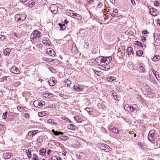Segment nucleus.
<instances>
[{"instance_id":"obj_28","label":"nucleus","mask_w":160,"mask_h":160,"mask_svg":"<svg viewBox=\"0 0 160 160\" xmlns=\"http://www.w3.org/2000/svg\"><path fill=\"white\" fill-rule=\"evenodd\" d=\"M160 56L158 55L156 56H154L152 59V60L154 61H158L159 60Z\"/></svg>"},{"instance_id":"obj_7","label":"nucleus","mask_w":160,"mask_h":160,"mask_svg":"<svg viewBox=\"0 0 160 160\" xmlns=\"http://www.w3.org/2000/svg\"><path fill=\"white\" fill-rule=\"evenodd\" d=\"M11 72L15 74H18L19 73V70L15 66H13L11 67L10 69Z\"/></svg>"},{"instance_id":"obj_45","label":"nucleus","mask_w":160,"mask_h":160,"mask_svg":"<svg viewBox=\"0 0 160 160\" xmlns=\"http://www.w3.org/2000/svg\"><path fill=\"white\" fill-rule=\"evenodd\" d=\"M7 78H8L7 76H5L0 79V80H1L0 81V82H2V81L3 82L4 80H6Z\"/></svg>"},{"instance_id":"obj_27","label":"nucleus","mask_w":160,"mask_h":160,"mask_svg":"<svg viewBox=\"0 0 160 160\" xmlns=\"http://www.w3.org/2000/svg\"><path fill=\"white\" fill-rule=\"evenodd\" d=\"M142 51L141 50H139L136 52V55L138 56H141L142 55Z\"/></svg>"},{"instance_id":"obj_17","label":"nucleus","mask_w":160,"mask_h":160,"mask_svg":"<svg viewBox=\"0 0 160 160\" xmlns=\"http://www.w3.org/2000/svg\"><path fill=\"white\" fill-rule=\"evenodd\" d=\"M64 82L65 83L64 85L65 86L68 87L71 83V82L68 79H66L64 81Z\"/></svg>"},{"instance_id":"obj_56","label":"nucleus","mask_w":160,"mask_h":160,"mask_svg":"<svg viewBox=\"0 0 160 160\" xmlns=\"http://www.w3.org/2000/svg\"><path fill=\"white\" fill-rule=\"evenodd\" d=\"M48 41L46 40H44L42 41L43 44L47 45L48 44Z\"/></svg>"},{"instance_id":"obj_10","label":"nucleus","mask_w":160,"mask_h":160,"mask_svg":"<svg viewBox=\"0 0 160 160\" xmlns=\"http://www.w3.org/2000/svg\"><path fill=\"white\" fill-rule=\"evenodd\" d=\"M56 80L53 77H52L48 80V82L50 86H53L56 83Z\"/></svg>"},{"instance_id":"obj_49","label":"nucleus","mask_w":160,"mask_h":160,"mask_svg":"<svg viewBox=\"0 0 160 160\" xmlns=\"http://www.w3.org/2000/svg\"><path fill=\"white\" fill-rule=\"evenodd\" d=\"M87 2L89 4H92L94 2V0H87Z\"/></svg>"},{"instance_id":"obj_64","label":"nucleus","mask_w":160,"mask_h":160,"mask_svg":"<svg viewBox=\"0 0 160 160\" xmlns=\"http://www.w3.org/2000/svg\"><path fill=\"white\" fill-rule=\"evenodd\" d=\"M157 24L159 26H160V20H158L157 21Z\"/></svg>"},{"instance_id":"obj_6","label":"nucleus","mask_w":160,"mask_h":160,"mask_svg":"<svg viewBox=\"0 0 160 160\" xmlns=\"http://www.w3.org/2000/svg\"><path fill=\"white\" fill-rule=\"evenodd\" d=\"M58 7L55 4H52L50 7L52 12L53 14H56L58 12Z\"/></svg>"},{"instance_id":"obj_15","label":"nucleus","mask_w":160,"mask_h":160,"mask_svg":"<svg viewBox=\"0 0 160 160\" xmlns=\"http://www.w3.org/2000/svg\"><path fill=\"white\" fill-rule=\"evenodd\" d=\"M38 132V130L30 131L28 132V134L29 136L33 137Z\"/></svg>"},{"instance_id":"obj_32","label":"nucleus","mask_w":160,"mask_h":160,"mask_svg":"<svg viewBox=\"0 0 160 160\" xmlns=\"http://www.w3.org/2000/svg\"><path fill=\"white\" fill-rule=\"evenodd\" d=\"M46 149L44 148L42 149L39 150L40 153L41 155H44L46 152Z\"/></svg>"},{"instance_id":"obj_20","label":"nucleus","mask_w":160,"mask_h":160,"mask_svg":"<svg viewBox=\"0 0 160 160\" xmlns=\"http://www.w3.org/2000/svg\"><path fill=\"white\" fill-rule=\"evenodd\" d=\"M124 109L125 110L128 111L131 110V106H130L129 104L125 105L124 106Z\"/></svg>"},{"instance_id":"obj_35","label":"nucleus","mask_w":160,"mask_h":160,"mask_svg":"<svg viewBox=\"0 0 160 160\" xmlns=\"http://www.w3.org/2000/svg\"><path fill=\"white\" fill-rule=\"evenodd\" d=\"M145 89L146 92V93L150 91V90H152V89H151L150 87L148 85H146L145 86Z\"/></svg>"},{"instance_id":"obj_30","label":"nucleus","mask_w":160,"mask_h":160,"mask_svg":"<svg viewBox=\"0 0 160 160\" xmlns=\"http://www.w3.org/2000/svg\"><path fill=\"white\" fill-rule=\"evenodd\" d=\"M58 24L61 30H63L65 29L66 26L64 24H62L61 23H59Z\"/></svg>"},{"instance_id":"obj_4","label":"nucleus","mask_w":160,"mask_h":160,"mask_svg":"<svg viewBox=\"0 0 160 160\" xmlns=\"http://www.w3.org/2000/svg\"><path fill=\"white\" fill-rule=\"evenodd\" d=\"M155 131L154 130H151L148 134V140L150 142H152L154 140V136Z\"/></svg>"},{"instance_id":"obj_46","label":"nucleus","mask_w":160,"mask_h":160,"mask_svg":"<svg viewBox=\"0 0 160 160\" xmlns=\"http://www.w3.org/2000/svg\"><path fill=\"white\" fill-rule=\"evenodd\" d=\"M127 50H128V53L130 52V53H132V52H133V50L132 48H128L127 49Z\"/></svg>"},{"instance_id":"obj_48","label":"nucleus","mask_w":160,"mask_h":160,"mask_svg":"<svg viewBox=\"0 0 160 160\" xmlns=\"http://www.w3.org/2000/svg\"><path fill=\"white\" fill-rule=\"evenodd\" d=\"M128 65V67L129 69H132V71L135 70V69L134 68H133L132 64H129Z\"/></svg>"},{"instance_id":"obj_29","label":"nucleus","mask_w":160,"mask_h":160,"mask_svg":"<svg viewBox=\"0 0 160 160\" xmlns=\"http://www.w3.org/2000/svg\"><path fill=\"white\" fill-rule=\"evenodd\" d=\"M59 138L62 141H64L67 140L68 138L66 136H61L59 137Z\"/></svg>"},{"instance_id":"obj_55","label":"nucleus","mask_w":160,"mask_h":160,"mask_svg":"<svg viewBox=\"0 0 160 160\" xmlns=\"http://www.w3.org/2000/svg\"><path fill=\"white\" fill-rule=\"evenodd\" d=\"M102 5L103 4L101 2H99L97 6L99 8H100L102 7Z\"/></svg>"},{"instance_id":"obj_1","label":"nucleus","mask_w":160,"mask_h":160,"mask_svg":"<svg viewBox=\"0 0 160 160\" xmlns=\"http://www.w3.org/2000/svg\"><path fill=\"white\" fill-rule=\"evenodd\" d=\"M41 36V32L37 30H34L31 35L32 39L33 40L36 38H39Z\"/></svg>"},{"instance_id":"obj_24","label":"nucleus","mask_w":160,"mask_h":160,"mask_svg":"<svg viewBox=\"0 0 160 160\" xmlns=\"http://www.w3.org/2000/svg\"><path fill=\"white\" fill-rule=\"evenodd\" d=\"M116 79V78L114 77H110L107 78V80L109 82L114 81Z\"/></svg>"},{"instance_id":"obj_19","label":"nucleus","mask_w":160,"mask_h":160,"mask_svg":"<svg viewBox=\"0 0 160 160\" xmlns=\"http://www.w3.org/2000/svg\"><path fill=\"white\" fill-rule=\"evenodd\" d=\"M67 128L69 129L74 130L76 128V126L73 124H69L68 125Z\"/></svg>"},{"instance_id":"obj_57","label":"nucleus","mask_w":160,"mask_h":160,"mask_svg":"<svg viewBox=\"0 0 160 160\" xmlns=\"http://www.w3.org/2000/svg\"><path fill=\"white\" fill-rule=\"evenodd\" d=\"M154 4L155 6H158L160 4L158 2L156 1L154 2Z\"/></svg>"},{"instance_id":"obj_5","label":"nucleus","mask_w":160,"mask_h":160,"mask_svg":"<svg viewBox=\"0 0 160 160\" xmlns=\"http://www.w3.org/2000/svg\"><path fill=\"white\" fill-rule=\"evenodd\" d=\"M73 89L74 90L79 92L80 91L82 90L83 89V87L81 85L75 84L73 86Z\"/></svg>"},{"instance_id":"obj_40","label":"nucleus","mask_w":160,"mask_h":160,"mask_svg":"<svg viewBox=\"0 0 160 160\" xmlns=\"http://www.w3.org/2000/svg\"><path fill=\"white\" fill-rule=\"evenodd\" d=\"M49 54L54 55L55 52L53 50H51L50 48H48Z\"/></svg>"},{"instance_id":"obj_38","label":"nucleus","mask_w":160,"mask_h":160,"mask_svg":"<svg viewBox=\"0 0 160 160\" xmlns=\"http://www.w3.org/2000/svg\"><path fill=\"white\" fill-rule=\"evenodd\" d=\"M32 159L33 160H38V157L37 155L34 154L33 155Z\"/></svg>"},{"instance_id":"obj_61","label":"nucleus","mask_w":160,"mask_h":160,"mask_svg":"<svg viewBox=\"0 0 160 160\" xmlns=\"http://www.w3.org/2000/svg\"><path fill=\"white\" fill-rule=\"evenodd\" d=\"M131 1L133 5H134V4L135 3V2L134 0H131Z\"/></svg>"},{"instance_id":"obj_58","label":"nucleus","mask_w":160,"mask_h":160,"mask_svg":"<svg viewBox=\"0 0 160 160\" xmlns=\"http://www.w3.org/2000/svg\"><path fill=\"white\" fill-rule=\"evenodd\" d=\"M2 37L0 38V39L2 41H3L5 39V37L3 35H2Z\"/></svg>"},{"instance_id":"obj_11","label":"nucleus","mask_w":160,"mask_h":160,"mask_svg":"<svg viewBox=\"0 0 160 160\" xmlns=\"http://www.w3.org/2000/svg\"><path fill=\"white\" fill-rule=\"evenodd\" d=\"M150 12L151 14L153 16H156L158 14L157 10L153 8H150Z\"/></svg>"},{"instance_id":"obj_60","label":"nucleus","mask_w":160,"mask_h":160,"mask_svg":"<svg viewBox=\"0 0 160 160\" xmlns=\"http://www.w3.org/2000/svg\"><path fill=\"white\" fill-rule=\"evenodd\" d=\"M153 72L154 73L155 76V75H156L157 76V75L158 76V75L157 73H158V72H156L155 71H154V70H153Z\"/></svg>"},{"instance_id":"obj_52","label":"nucleus","mask_w":160,"mask_h":160,"mask_svg":"<svg viewBox=\"0 0 160 160\" xmlns=\"http://www.w3.org/2000/svg\"><path fill=\"white\" fill-rule=\"evenodd\" d=\"M155 77L157 79L158 81L160 83V77L159 74H158V76H157L156 75H155Z\"/></svg>"},{"instance_id":"obj_39","label":"nucleus","mask_w":160,"mask_h":160,"mask_svg":"<svg viewBox=\"0 0 160 160\" xmlns=\"http://www.w3.org/2000/svg\"><path fill=\"white\" fill-rule=\"evenodd\" d=\"M8 112L6 111L3 114L2 117L4 119H6L7 117Z\"/></svg>"},{"instance_id":"obj_31","label":"nucleus","mask_w":160,"mask_h":160,"mask_svg":"<svg viewBox=\"0 0 160 160\" xmlns=\"http://www.w3.org/2000/svg\"><path fill=\"white\" fill-rule=\"evenodd\" d=\"M73 12H74V11L70 10H68L66 12L68 16L72 15V14L73 13Z\"/></svg>"},{"instance_id":"obj_25","label":"nucleus","mask_w":160,"mask_h":160,"mask_svg":"<svg viewBox=\"0 0 160 160\" xmlns=\"http://www.w3.org/2000/svg\"><path fill=\"white\" fill-rule=\"evenodd\" d=\"M24 107H22L20 106H18L17 107V109L18 111H19L20 112H22L25 110Z\"/></svg>"},{"instance_id":"obj_8","label":"nucleus","mask_w":160,"mask_h":160,"mask_svg":"<svg viewBox=\"0 0 160 160\" xmlns=\"http://www.w3.org/2000/svg\"><path fill=\"white\" fill-rule=\"evenodd\" d=\"M102 56H100L97 58L94 61V63L95 65H98V66H100L101 64V59Z\"/></svg>"},{"instance_id":"obj_3","label":"nucleus","mask_w":160,"mask_h":160,"mask_svg":"<svg viewBox=\"0 0 160 160\" xmlns=\"http://www.w3.org/2000/svg\"><path fill=\"white\" fill-rule=\"evenodd\" d=\"M26 15L24 14H17L15 16V19L17 21H23L26 18Z\"/></svg>"},{"instance_id":"obj_53","label":"nucleus","mask_w":160,"mask_h":160,"mask_svg":"<svg viewBox=\"0 0 160 160\" xmlns=\"http://www.w3.org/2000/svg\"><path fill=\"white\" fill-rule=\"evenodd\" d=\"M141 40L143 42H145L146 40V38L144 36H142Z\"/></svg>"},{"instance_id":"obj_33","label":"nucleus","mask_w":160,"mask_h":160,"mask_svg":"<svg viewBox=\"0 0 160 160\" xmlns=\"http://www.w3.org/2000/svg\"><path fill=\"white\" fill-rule=\"evenodd\" d=\"M48 122L50 124H55L56 125L57 123L55 122L53 120H52V119H49L48 120Z\"/></svg>"},{"instance_id":"obj_9","label":"nucleus","mask_w":160,"mask_h":160,"mask_svg":"<svg viewBox=\"0 0 160 160\" xmlns=\"http://www.w3.org/2000/svg\"><path fill=\"white\" fill-rule=\"evenodd\" d=\"M13 156V154L10 152L4 153L3 154V157L5 159L10 158L11 157Z\"/></svg>"},{"instance_id":"obj_47","label":"nucleus","mask_w":160,"mask_h":160,"mask_svg":"<svg viewBox=\"0 0 160 160\" xmlns=\"http://www.w3.org/2000/svg\"><path fill=\"white\" fill-rule=\"evenodd\" d=\"M29 114L28 113H25L23 117L25 118H29Z\"/></svg>"},{"instance_id":"obj_21","label":"nucleus","mask_w":160,"mask_h":160,"mask_svg":"<svg viewBox=\"0 0 160 160\" xmlns=\"http://www.w3.org/2000/svg\"><path fill=\"white\" fill-rule=\"evenodd\" d=\"M110 129L115 133H118V128H112L111 127H110Z\"/></svg>"},{"instance_id":"obj_26","label":"nucleus","mask_w":160,"mask_h":160,"mask_svg":"<svg viewBox=\"0 0 160 160\" xmlns=\"http://www.w3.org/2000/svg\"><path fill=\"white\" fill-rule=\"evenodd\" d=\"M106 57H103L102 56V58H101V62L102 63H104V65H106Z\"/></svg>"},{"instance_id":"obj_36","label":"nucleus","mask_w":160,"mask_h":160,"mask_svg":"<svg viewBox=\"0 0 160 160\" xmlns=\"http://www.w3.org/2000/svg\"><path fill=\"white\" fill-rule=\"evenodd\" d=\"M27 154L28 156V158H31L32 156V154H31V150H29V149H28L27 152Z\"/></svg>"},{"instance_id":"obj_13","label":"nucleus","mask_w":160,"mask_h":160,"mask_svg":"<svg viewBox=\"0 0 160 160\" xmlns=\"http://www.w3.org/2000/svg\"><path fill=\"white\" fill-rule=\"evenodd\" d=\"M137 68L138 69H139V71L141 72H146V70L145 69L143 64L142 63L139 64Z\"/></svg>"},{"instance_id":"obj_16","label":"nucleus","mask_w":160,"mask_h":160,"mask_svg":"<svg viewBox=\"0 0 160 160\" xmlns=\"http://www.w3.org/2000/svg\"><path fill=\"white\" fill-rule=\"evenodd\" d=\"M37 0H33L32 1H30L28 3V6L30 7H32L35 4L37 3Z\"/></svg>"},{"instance_id":"obj_43","label":"nucleus","mask_w":160,"mask_h":160,"mask_svg":"<svg viewBox=\"0 0 160 160\" xmlns=\"http://www.w3.org/2000/svg\"><path fill=\"white\" fill-rule=\"evenodd\" d=\"M132 107L133 108L136 109L137 110H139V108H138V106L136 104H133Z\"/></svg>"},{"instance_id":"obj_44","label":"nucleus","mask_w":160,"mask_h":160,"mask_svg":"<svg viewBox=\"0 0 160 160\" xmlns=\"http://www.w3.org/2000/svg\"><path fill=\"white\" fill-rule=\"evenodd\" d=\"M135 42L137 43V44L138 46L141 47H143V45L142 44V43L141 42H139L138 41H136Z\"/></svg>"},{"instance_id":"obj_12","label":"nucleus","mask_w":160,"mask_h":160,"mask_svg":"<svg viewBox=\"0 0 160 160\" xmlns=\"http://www.w3.org/2000/svg\"><path fill=\"white\" fill-rule=\"evenodd\" d=\"M82 117L81 116L77 115L74 117V119L77 122L81 123L82 120Z\"/></svg>"},{"instance_id":"obj_2","label":"nucleus","mask_w":160,"mask_h":160,"mask_svg":"<svg viewBox=\"0 0 160 160\" xmlns=\"http://www.w3.org/2000/svg\"><path fill=\"white\" fill-rule=\"evenodd\" d=\"M45 104V102L44 101L39 100H36L33 102L34 106L38 108L42 107Z\"/></svg>"},{"instance_id":"obj_23","label":"nucleus","mask_w":160,"mask_h":160,"mask_svg":"<svg viewBox=\"0 0 160 160\" xmlns=\"http://www.w3.org/2000/svg\"><path fill=\"white\" fill-rule=\"evenodd\" d=\"M88 112L89 115H91L92 111V109L91 108H87L85 109Z\"/></svg>"},{"instance_id":"obj_62","label":"nucleus","mask_w":160,"mask_h":160,"mask_svg":"<svg viewBox=\"0 0 160 160\" xmlns=\"http://www.w3.org/2000/svg\"><path fill=\"white\" fill-rule=\"evenodd\" d=\"M113 12H114L117 13L118 12V10L117 9H115L113 10Z\"/></svg>"},{"instance_id":"obj_22","label":"nucleus","mask_w":160,"mask_h":160,"mask_svg":"<svg viewBox=\"0 0 160 160\" xmlns=\"http://www.w3.org/2000/svg\"><path fill=\"white\" fill-rule=\"evenodd\" d=\"M106 57V65L109 64L111 62L112 59V57L111 56Z\"/></svg>"},{"instance_id":"obj_34","label":"nucleus","mask_w":160,"mask_h":160,"mask_svg":"<svg viewBox=\"0 0 160 160\" xmlns=\"http://www.w3.org/2000/svg\"><path fill=\"white\" fill-rule=\"evenodd\" d=\"M63 134V133L62 132H61V131H56L55 132V133L54 134V135L56 136H58L59 135H62Z\"/></svg>"},{"instance_id":"obj_59","label":"nucleus","mask_w":160,"mask_h":160,"mask_svg":"<svg viewBox=\"0 0 160 160\" xmlns=\"http://www.w3.org/2000/svg\"><path fill=\"white\" fill-rule=\"evenodd\" d=\"M112 95H113V96L114 98H117V97H116L117 95H116V93L115 92L112 93Z\"/></svg>"},{"instance_id":"obj_54","label":"nucleus","mask_w":160,"mask_h":160,"mask_svg":"<svg viewBox=\"0 0 160 160\" xmlns=\"http://www.w3.org/2000/svg\"><path fill=\"white\" fill-rule=\"evenodd\" d=\"M148 32L146 30H143L142 32V33L143 35H144L146 34H148Z\"/></svg>"},{"instance_id":"obj_41","label":"nucleus","mask_w":160,"mask_h":160,"mask_svg":"<svg viewBox=\"0 0 160 160\" xmlns=\"http://www.w3.org/2000/svg\"><path fill=\"white\" fill-rule=\"evenodd\" d=\"M42 59L43 61H44L46 62H48L50 61L49 59L48 58H46V57H43L42 58Z\"/></svg>"},{"instance_id":"obj_37","label":"nucleus","mask_w":160,"mask_h":160,"mask_svg":"<svg viewBox=\"0 0 160 160\" xmlns=\"http://www.w3.org/2000/svg\"><path fill=\"white\" fill-rule=\"evenodd\" d=\"M76 17H75L74 18H76V19H78L79 20H81L82 19V17H81V16L80 15H79V14H77Z\"/></svg>"},{"instance_id":"obj_51","label":"nucleus","mask_w":160,"mask_h":160,"mask_svg":"<svg viewBox=\"0 0 160 160\" xmlns=\"http://www.w3.org/2000/svg\"><path fill=\"white\" fill-rule=\"evenodd\" d=\"M50 95H51V94H50L49 93H46L44 94V96L45 98H49V96Z\"/></svg>"},{"instance_id":"obj_63","label":"nucleus","mask_w":160,"mask_h":160,"mask_svg":"<svg viewBox=\"0 0 160 160\" xmlns=\"http://www.w3.org/2000/svg\"><path fill=\"white\" fill-rule=\"evenodd\" d=\"M51 152V150L50 149H49L48 150V151L47 152V153L49 155Z\"/></svg>"},{"instance_id":"obj_42","label":"nucleus","mask_w":160,"mask_h":160,"mask_svg":"<svg viewBox=\"0 0 160 160\" xmlns=\"http://www.w3.org/2000/svg\"><path fill=\"white\" fill-rule=\"evenodd\" d=\"M131 111L132 112H134V113H136L139 110H137L136 109H134L132 108V107L131 106Z\"/></svg>"},{"instance_id":"obj_50","label":"nucleus","mask_w":160,"mask_h":160,"mask_svg":"<svg viewBox=\"0 0 160 160\" xmlns=\"http://www.w3.org/2000/svg\"><path fill=\"white\" fill-rule=\"evenodd\" d=\"M94 72L96 74H97V75L100 74V73L101 72L100 71H98L96 70H94Z\"/></svg>"},{"instance_id":"obj_14","label":"nucleus","mask_w":160,"mask_h":160,"mask_svg":"<svg viewBox=\"0 0 160 160\" xmlns=\"http://www.w3.org/2000/svg\"><path fill=\"white\" fill-rule=\"evenodd\" d=\"M150 91L146 93V94L147 97L150 98H153L155 95L153 91L152 90H150Z\"/></svg>"},{"instance_id":"obj_18","label":"nucleus","mask_w":160,"mask_h":160,"mask_svg":"<svg viewBox=\"0 0 160 160\" xmlns=\"http://www.w3.org/2000/svg\"><path fill=\"white\" fill-rule=\"evenodd\" d=\"M11 50L9 48H6L3 51V53L6 56L8 55L10 53Z\"/></svg>"}]
</instances>
